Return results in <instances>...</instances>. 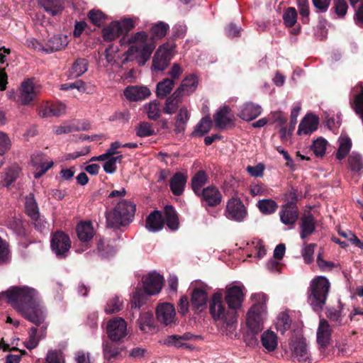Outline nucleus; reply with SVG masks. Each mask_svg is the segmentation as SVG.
Instances as JSON below:
<instances>
[{
    "label": "nucleus",
    "instance_id": "nucleus-1",
    "mask_svg": "<svg viewBox=\"0 0 363 363\" xmlns=\"http://www.w3.org/2000/svg\"><path fill=\"white\" fill-rule=\"evenodd\" d=\"M0 298L6 299L30 322L36 325L43 322L45 309L40 296L35 289L27 286H13L2 293Z\"/></svg>",
    "mask_w": 363,
    "mask_h": 363
},
{
    "label": "nucleus",
    "instance_id": "nucleus-2",
    "mask_svg": "<svg viewBox=\"0 0 363 363\" xmlns=\"http://www.w3.org/2000/svg\"><path fill=\"white\" fill-rule=\"evenodd\" d=\"M169 30V26L167 23L159 21L152 25L150 29V38L145 31L134 33L128 40V43L131 45L124 54L123 64L133 61V56L139 53L136 57L137 62L139 66H144L155 49V41L163 38Z\"/></svg>",
    "mask_w": 363,
    "mask_h": 363
},
{
    "label": "nucleus",
    "instance_id": "nucleus-3",
    "mask_svg": "<svg viewBox=\"0 0 363 363\" xmlns=\"http://www.w3.org/2000/svg\"><path fill=\"white\" fill-rule=\"evenodd\" d=\"M254 303L248 310L246 318L245 325L252 336L247 335L246 342L247 345H252L257 342L255 335L261 332L264 328V320L267 317V296L263 293L254 294L251 296Z\"/></svg>",
    "mask_w": 363,
    "mask_h": 363
},
{
    "label": "nucleus",
    "instance_id": "nucleus-4",
    "mask_svg": "<svg viewBox=\"0 0 363 363\" xmlns=\"http://www.w3.org/2000/svg\"><path fill=\"white\" fill-rule=\"evenodd\" d=\"M209 311L214 320L222 323L221 333L228 336L232 335L235 331L238 315L233 309L225 307L221 291L212 295L209 302Z\"/></svg>",
    "mask_w": 363,
    "mask_h": 363
},
{
    "label": "nucleus",
    "instance_id": "nucleus-5",
    "mask_svg": "<svg viewBox=\"0 0 363 363\" xmlns=\"http://www.w3.org/2000/svg\"><path fill=\"white\" fill-rule=\"evenodd\" d=\"M136 206L132 201L123 199L114 208L106 213L107 227H125L133 220Z\"/></svg>",
    "mask_w": 363,
    "mask_h": 363
},
{
    "label": "nucleus",
    "instance_id": "nucleus-6",
    "mask_svg": "<svg viewBox=\"0 0 363 363\" xmlns=\"http://www.w3.org/2000/svg\"><path fill=\"white\" fill-rule=\"evenodd\" d=\"M311 292L308 301L315 311H320L327 299L330 289L329 281L323 277H318L313 279L311 285Z\"/></svg>",
    "mask_w": 363,
    "mask_h": 363
},
{
    "label": "nucleus",
    "instance_id": "nucleus-7",
    "mask_svg": "<svg viewBox=\"0 0 363 363\" xmlns=\"http://www.w3.org/2000/svg\"><path fill=\"white\" fill-rule=\"evenodd\" d=\"M41 86L35 77L26 78L19 88V101L22 105L30 104L40 93Z\"/></svg>",
    "mask_w": 363,
    "mask_h": 363
},
{
    "label": "nucleus",
    "instance_id": "nucleus-8",
    "mask_svg": "<svg viewBox=\"0 0 363 363\" xmlns=\"http://www.w3.org/2000/svg\"><path fill=\"white\" fill-rule=\"evenodd\" d=\"M245 288L242 284L228 285L225 300L230 309H233L235 312L240 309L245 300Z\"/></svg>",
    "mask_w": 363,
    "mask_h": 363
},
{
    "label": "nucleus",
    "instance_id": "nucleus-9",
    "mask_svg": "<svg viewBox=\"0 0 363 363\" xmlns=\"http://www.w3.org/2000/svg\"><path fill=\"white\" fill-rule=\"evenodd\" d=\"M174 45L164 43L155 52L152 58V69L155 71H164L169 66L173 57Z\"/></svg>",
    "mask_w": 363,
    "mask_h": 363
},
{
    "label": "nucleus",
    "instance_id": "nucleus-10",
    "mask_svg": "<svg viewBox=\"0 0 363 363\" xmlns=\"http://www.w3.org/2000/svg\"><path fill=\"white\" fill-rule=\"evenodd\" d=\"M71 245L69 237L64 232L57 230L52 235L50 247L58 258L67 257Z\"/></svg>",
    "mask_w": 363,
    "mask_h": 363
},
{
    "label": "nucleus",
    "instance_id": "nucleus-11",
    "mask_svg": "<svg viewBox=\"0 0 363 363\" xmlns=\"http://www.w3.org/2000/svg\"><path fill=\"white\" fill-rule=\"evenodd\" d=\"M191 303L194 309H199L206 306L208 301V291L209 287L201 281H194L191 284Z\"/></svg>",
    "mask_w": 363,
    "mask_h": 363
},
{
    "label": "nucleus",
    "instance_id": "nucleus-12",
    "mask_svg": "<svg viewBox=\"0 0 363 363\" xmlns=\"http://www.w3.org/2000/svg\"><path fill=\"white\" fill-rule=\"evenodd\" d=\"M292 357L300 363H312L311 353L305 338L296 337L289 344Z\"/></svg>",
    "mask_w": 363,
    "mask_h": 363
},
{
    "label": "nucleus",
    "instance_id": "nucleus-13",
    "mask_svg": "<svg viewBox=\"0 0 363 363\" xmlns=\"http://www.w3.org/2000/svg\"><path fill=\"white\" fill-rule=\"evenodd\" d=\"M108 337L113 342L122 341L127 335V323L121 317L111 319L106 327Z\"/></svg>",
    "mask_w": 363,
    "mask_h": 363
},
{
    "label": "nucleus",
    "instance_id": "nucleus-14",
    "mask_svg": "<svg viewBox=\"0 0 363 363\" xmlns=\"http://www.w3.org/2000/svg\"><path fill=\"white\" fill-rule=\"evenodd\" d=\"M156 317L161 324L172 327L177 323L176 311L173 304L162 303L156 308Z\"/></svg>",
    "mask_w": 363,
    "mask_h": 363
},
{
    "label": "nucleus",
    "instance_id": "nucleus-15",
    "mask_svg": "<svg viewBox=\"0 0 363 363\" xmlns=\"http://www.w3.org/2000/svg\"><path fill=\"white\" fill-rule=\"evenodd\" d=\"M225 213L228 218L238 222L242 221L247 216L246 208L238 197H232L228 200Z\"/></svg>",
    "mask_w": 363,
    "mask_h": 363
},
{
    "label": "nucleus",
    "instance_id": "nucleus-16",
    "mask_svg": "<svg viewBox=\"0 0 363 363\" xmlns=\"http://www.w3.org/2000/svg\"><path fill=\"white\" fill-rule=\"evenodd\" d=\"M143 286L146 294L152 296L158 294L162 287L163 277L155 272H152L143 277Z\"/></svg>",
    "mask_w": 363,
    "mask_h": 363
},
{
    "label": "nucleus",
    "instance_id": "nucleus-17",
    "mask_svg": "<svg viewBox=\"0 0 363 363\" xmlns=\"http://www.w3.org/2000/svg\"><path fill=\"white\" fill-rule=\"evenodd\" d=\"M202 204L205 208L218 206L222 201V194L218 189L214 186L203 188L200 192Z\"/></svg>",
    "mask_w": 363,
    "mask_h": 363
},
{
    "label": "nucleus",
    "instance_id": "nucleus-18",
    "mask_svg": "<svg viewBox=\"0 0 363 363\" xmlns=\"http://www.w3.org/2000/svg\"><path fill=\"white\" fill-rule=\"evenodd\" d=\"M299 216L297 204L292 203H286L282 205L279 211L280 220L286 225H294L298 219Z\"/></svg>",
    "mask_w": 363,
    "mask_h": 363
},
{
    "label": "nucleus",
    "instance_id": "nucleus-19",
    "mask_svg": "<svg viewBox=\"0 0 363 363\" xmlns=\"http://www.w3.org/2000/svg\"><path fill=\"white\" fill-rule=\"evenodd\" d=\"M199 84V77L195 74H189L183 79L179 86L175 90L179 92L183 97L190 96L196 91Z\"/></svg>",
    "mask_w": 363,
    "mask_h": 363
},
{
    "label": "nucleus",
    "instance_id": "nucleus-20",
    "mask_svg": "<svg viewBox=\"0 0 363 363\" xmlns=\"http://www.w3.org/2000/svg\"><path fill=\"white\" fill-rule=\"evenodd\" d=\"M123 94L128 100L138 101L149 97L151 91L145 86H128L124 89Z\"/></svg>",
    "mask_w": 363,
    "mask_h": 363
},
{
    "label": "nucleus",
    "instance_id": "nucleus-21",
    "mask_svg": "<svg viewBox=\"0 0 363 363\" xmlns=\"http://www.w3.org/2000/svg\"><path fill=\"white\" fill-rule=\"evenodd\" d=\"M319 123V118L312 113H307L301 121L298 128V135H310L317 130Z\"/></svg>",
    "mask_w": 363,
    "mask_h": 363
},
{
    "label": "nucleus",
    "instance_id": "nucleus-22",
    "mask_svg": "<svg viewBox=\"0 0 363 363\" xmlns=\"http://www.w3.org/2000/svg\"><path fill=\"white\" fill-rule=\"evenodd\" d=\"M38 4L52 16L61 15L65 9V0H38Z\"/></svg>",
    "mask_w": 363,
    "mask_h": 363
},
{
    "label": "nucleus",
    "instance_id": "nucleus-23",
    "mask_svg": "<svg viewBox=\"0 0 363 363\" xmlns=\"http://www.w3.org/2000/svg\"><path fill=\"white\" fill-rule=\"evenodd\" d=\"M262 111V108L259 105L252 102H247L240 106L238 116L246 121H250L258 117Z\"/></svg>",
    "mask_w": 363,
    "mask_h": 363
},
{
    "label": "nucleus",
    "instance_id": "nucleus-24",
    "mask_svg": "<svg viewBox=\"0 0 363 363\" xmlns=\"http://www.w3.org/2000/svg\"><path fill=\"white\" fill-rule=\"evenodd\" d=\"M332 330L325 319H320L317 329V342L322 348L329 345L331 338Z\"/></svg>",
    "mask_w": 363,
    "mask_h": 363
},
{
    "label": "nucleus",
    "instance_id": "nucleus-25",
    "mask_svg": "<svg viewBox=\"0 0 363 363\" xmlns=\"http://www.w3.org/2000/svg\"><path fill=\"white\" fill-rule=\"evenodd\" d=\"M68 44L67 35H55L45 43V52L50 54L64 50Z\"/></svg>",
    "mask_w": 363,
    "mask_h": 363
},
{
    "label": "nucleus",
    "instance_id": "nucleus-26",
    "mask_svg": "<svg viewBox=\"0 0 363 363\" xmlns=\"http://www.w3.org/2000/svg\"><path fill=\"white\" fill-rule=\"evenodd\" d=\"M187 182V176L180 172L173 174L169 179V188L174 196H181L184 194L186 184Z\"/></svg>",
    "mask_w": 363,
    "mask_h": 363
},
{
    "label": "nucleus",
    "instance_id": "nucleus-27",
    "mask_svg": "<svg viewBox=\"0 0 363 363\" xmlns=\"http://www.w3.org/2000/svg\"><path fill=\"white\" fill-rule=\"evenodd\" d=\"M190 118V113L186 106H182L178 111L174 119V133L179 134L185 131L186 124Z\"/></svg>",
    "mask_w": 363,
    "mask_h": 363
},
{
    "label": "nucleus",
    "instance_id": "nucleus-28",
    "mask_svg": "<svg viewBox=\"0 0 363 363\" xmlns=\"http://www.w3.org/2000/svg\"><path fill=\"white\" fill-rule=\"evenodd\" d=\"M183 96L176 90L167 97L162 111L166 114H172L177 111L179 105L183 101Z\"/></svg>",
    "mask_w": 363,
    "mask_h": 363
},
{
    "label": "nucleus",
    "instance_id": "nucleus-29",
    "mask_svg": "<svg viewBox=\"0 0 363 363\" xmlns=\"http://www.w3.org/2000/svg\"><path fill=\"white\" fill-rule=\"evenodd\" d=\"M25 208L27 215L37 222L40 217L39 208L35 199L34 194L30 193L26 196Z\"/></svg>",
    "mask_w": 363,
    "mask_h": 363
},
{
    "label": "nucleus",
    "instance_id": "nucleus-30",
    "mask_svg": "<svg viewBox=\"0 0 363 363\" xmlns=\"http://www.w3.org/2000/svg\"><path fill=\"white\" fill-rule=\"evenodd\" d=\"M263 347L268 352L274 351L278 345V338L274 332L267 330L261 335Z\"/></svg>",
    "mask_w": 363,
    "mask_h": 363
},
{
    "label": "nucleus",
    "instance_id": "nucleus-31",
    "mask_svg": "<svg viewBox=\"0 0 363 363\" xmlns=\"http://www.w3.org/2000/svg\"><path fill=\"white\" fill-rule=\"evenodd\" d=\"M230 111L229 106H224L214 114V121L218 128H224L228 124L233 121V120L228 117Z\"/></svg>",
    "mask_w": 363,
    "mask_h": 363
},
{
    "label": "nucleus",
    "instance_id": "nucleus-32",
    "mask_svg": "<svg viewBox=\"0 0 363 363\" xmlns=\"http://www.w3.org/2000/svg\"><path fill=\"white\" fill-rule=\"evenodd\" d=\"M318 211L315 207L306 208L301 214L300 227H315Z\"/></svg>",
    "mask_w": 363,
    "mask_h": 363
},
{
    "label": "nucleus",
    "instance_id": "nucleus-33",
    "mask_svg": "<svg viewBox=\"0 0 363 363\" xmlns=\"http://www.w3.org/2000/svg\"><path fill=\"white\" fill-rule=\"evenodd\" d=\"M122 26L119 22H113L102 30L105 41H112L122 35Z\"/></svg>",
    "mask_w": 363,
    "mask_h": 363
},
{
    "label": "nucleus",
    "instance_id": "nucleus-34",
    "mask_svg": "<svg viewBox=\"0 0 363 363\" xmlns=\"http://www.w3.org/2000/svg\"><path fill=\"white\" fill-rule=\"evenodd\" d=\"M175 82L169 78L159 82L156 86V95L160 99H164L172 92Z\"/></svg>",
    "mask_w": 363,
    "mask_h": 363
},
{
    "label": "nucleus",
    "instance_id": "nucleus-35",
    "mask_svg": "<svg viewBox=\"0 0 363 363\" xmlns=\"http://www.w3.org/2000/svg\"><path fill=\"white\" fill-rule=\"evenodd\" d=\"M343 305L338 301V306L337 308H329L327 309L326 315L327 317L335 323V325H343L344 315L342 313Z\"/></svg>",
    "mask_w": 363,
    "mask_h": 363
},
{
    "label": "nucleus",
    "instance_id": "nucleus-36",
    "mask_svg": "<svg viewBox=\"0 0 363 363\" xmlns=\"http://www.w3.org/2000/svg\"><path fill=\"white\" fill-rule=\"evenodd\" d=\"M256 206L264 215H271L275 213L279 208L278 203L271 199H261L258 201Z\"/></svg>",
    "mask_w": 363,
    "mask_h": 363
},
{
    "label": "nucleus",
    "instance_id": "nucleus-37",
    "mask_svg": "<svg viewBox=\"0 0 363 363\" xmlns=\"http://www.w3.org/2000/svg\"><path fill=\"white\" fill-rule=\"evenodd\" d=\"M208 181V176L205 171H198L191 179V188L196 195H200L201 188Z\"/></svg>",
    "mask_w": 363,
    "mask_h": 363
},
{
    "label": "nucleus",
    "instance_id": "nucleus-38",
    "mask_svg": "<svg viewBox=\"0 0 363 363\" xmlns=\"http://www.w3.org/2000/svg\"><path fill=\"white\" fill-rule=\"evenodd\" d=\"M144 109L147 113V118L152 121H157L162 115L160 103L157 100L146 104L144 106Z\"/></svg>",
    "mask_w": 363,
    "mask_h": 363
},
{
    "label": "nucleus",
    "instance_id": "nucleus-39",
    "mask_svg": "<svg viewBox=\"0 0 363 363\" xmlns=\"http://www.w3.org/2000/svg\"><path fill=\"white\" fill-rule=\"evenodd\" d=\"M163 216L167 227H178L179 223L178 214L172 206L167 205L164 207Z\"/></svg>",
    "mask_w": 363,
    "mask_h": 363
},
{
    "label": "nucleus",
    "instance_id": "nucleus-40",
    "mask_svg": "<svg viewBox=\"0 0 363 363\" xmlns=\"http://www.w3.org/2000/svg\"><path fill=\"white\" fill-rule=\"evenodd\" d=\"M88 61L85 58H77L69 70L70 76L78 77L87 71Z\"/></svg>",
    "mask_w": 363,
    "mask_h": 363
},
{
    "label": "nucleus",
    "instance_id": "nucleus-41",
    "mask_svg": "<svg viewBox=\"0 0 363 363\" xmlns=\"http://www.w3.org/2000/svg\"><path fill=\"white\" fill-rule=\"evenodd\" d=\"M212 127V121L208 116L202 118L192 133V136H203L208 133Z\"/></svg>",
    "mask_w": 363,
    "mask_h": 363
},
{
    "label": "nucleus",
    "instance_id": "nucleus-42",
    "mask_svg": "<svg viewBox=\"0 0 363 363\" xmlns=\"http://www.w3.org/2000/svg\"><path fill=\"white\" fill-rule=\"evenodd\" d=\"M164 218L161 211L155 210L147 216L145 227H164Z\"/></svg>",
    "mask_w": 363,
    "mask_h": 363
},
{
    "label": "nucleus",
    "instance_id": "nucleus-43",
    "mask_svg": "<svg viewBox=\"0 0 363 363\" xmlns=\"http://www.w3.org/2000/svg\"><path fill=\"white\" fill-rule=\"evenodd\" d=\"M347 162L352 172H360L363 171V159L360 154L352 152L349 155Z\"/></svg>",
    "mask_w": 363,
    "mask_h": 363
},
{
    "label": "nucleus",
    "instance_id": "nucleus-44",
    "mask_svg": "<svg viewBox=\"0 0 363 363\" xmlns=\"http://www.w3.org/2000/svg\"><path fill=\"white\" fill-rule=\"evenodd\" d=\"M140 329L147 333L153 327V315L151 312L142 313L138 319Z\"/></svg>",
    "mask_w": 363,
    "mask_h": 363
},
{
    "label": "nucleus",
    "instance_id": "nucleus-45",
    "mask_svg": "<svg viewBox=\"0 0 363 363\" xmlns=\"http://www.w3.org/2000/svg\"><path fill=\"white\" fill-rule=\"evenodd\" d=\"M136 135L140 138L149 137L155 135L153 125L148 122H140L135 128Z\"/></svg>",
    "mask_w": 363,
    "mask_h": 363
},
{
    "label": "nucleus",
    "instance_id": "nucleus-46",
    "mask_svg": "<svg viewBox=\"0 0 363 363\" xmlns=\"http://www.w3.org/2000/svg\"><path fill=\"white\" fill-rule=\"evenodd\" d=\"M272 118L275 123H277L279 126L281 127L280 138L284 140L287 138V127L284 126L286 122V118L284 116L281 111H275L272 113Z\"/></svg>",
    "mask_w": 363,
    "mask_h": 363
},
{
    "label": "nucleus",
    "instance_id": "nucleus-47",
    "mask_svg": "<svg viewBox=\"0 0 363 363\" xmlns=\"http://www.w3.org/2000/svg\"><path fill=\"white\" fill-rule=\"evenodd\" d=\"M98 250L101 256L105 257H110L116 252L115 247L107 239L100 240L98 243Z\"/></svg>",
    "mask_w": 363,
    "mask_h": 363
},
{
    "label": "nucleus",
    "instance_id": "nucleus-48",
    "mask_svg": "<svg viewBox=\"0 0 363 363\" xmlns=\"http://www.w3.org/2000/svg\"><path fill=\"white\" fill-rule=\"evenodd\" d=\"M44 363H65L63 352L60 350H48Z\"/></svg>",
    "mask_w": 363,
    "mask_h": 363
},
{
    "label": "nucleus",
    "instance_id": "nucleus-49",
    "mask_svg": "<svg viewBox=\"0 0 363 363\" xmlns=\"http://www.w3.org/2000/svg\"><path fill=\"white\" fill-rule=\"evenodd\" d=\"M351 147L352 141L350 138L347 137L342 139L337 149L336 158L339 160H343L350 152Z\"/></svg>",
    "mask_w": 363,
    "mask_h": 363
},
{
    "label": "nucleus",
    "instance_id": "nucleus-50",
    "mask_svg": "<svg viewBox=\"0 0 363 363\" xmlns=\"http://www.w3.org/2000/svg\"><path fill=\"white\" fill-rule=\"evenodd\" d=\"M301 110V104H296L291 111L290 123L287 128V136L292 134L297 123V117Z\"/></svg>",
    "mask_w": 363,
    "mask_h": 363
},
{
    "label": "nucleus",
    "instance_id": "nucleus-51",
    "mask_svg": "<svg viewBox=\"0 0 363 363\" xmlns=\"http://www.w3.org/2000/svg\"><path fill=\"white\" fill-rule=\"evenodd\" d=\"M291 323V320L289 314L286 312H282L278 316L276 323L277 329L283 333L289 329Z\"/></svg>",
    "mask_w": 363,
    "mask_h": 363
},
{
    "label": "nucleus",
    "instance_id": "nucleus-52",
    "mask_svg": "<svg viewBox=\"0 0 363 363\" xmlns=\"http://www.w3.org/2000/svg\"><path fill=\"white\" fill-rule=\"evenodd\" d=\"M283 20L286 27H293L297 21V11L294 7H289L283 14Z\"/></svg>",
    "mask_w": 363,
    "mask_h": 363
},
{
    "label": "nucleus",
    "instance_id": "nucleus-53",
    "mask_svg": "<svg viewBox=\"0 0 363 363\" xmlns=\"http://www.w3.org/2000/svg\"><path fill=\"white\" fill-rule=\"evenodd\" d=\"M123 301L120 297L115 296L111 298L106 303L105 312L108 314L117 313L122 309Z\"/></svg>",
    "mask_w": 363,
    "mask_h": 363
},
{
    "label": "nucleus",
    "instance_id": "nucleus-54",
    "mask_svg": "<svg viewBox=\"0 0 363 363\" xmlns=\"http://www.w3.org/2000/svg\"><path fill=\"white\" fill-rule=\"evenodd\" d=\"M327 143V140L323 138H319L313 141L311 150L316 157H323L325 154Z\"/></svg>",
    "mask_w": 363,
    "mask_h": 363
},
{
    "label": "nucleus",
    "instance_id": "nucleus-55",
    "mask_svg": "<svg viewBox=\"0 0 363 363\" xmlns=\"http://www.w3.org/2000/svg\"><path fill=\"white\" fill-rule=\"evenodd\" d=\"M146 293H143L140 289H137L133 293L131 299L132 308H140L146 301L147 299Z\"/></svg>",
    "mask_w": 363,
    "mask_h": 363
},
{
    "label": "nucleus",
    "instance_id": "nucleus-56",
    "mask_svg": "<svg viewBox=\"0 0 363 363\" xmlns=\"http://www.w3.org/2000/svg\"><path fill=\"white\" fill-rule=\"evenodd\" d=\"M297 5L299 13L302 16L303 23H308L310 15L308 0H297Z\"/></svg>",
    "mask_w": 363,
    "mask_h": 363
},
{
    "label": "nucleus",
    "instance_id": "nucleus-57",
    "mask_svg": "<svg viewBox=\"0 0 363 363\" xmlns=\"http://www.w3.org/2000/svg\"><path fill=\"white\" fill-rule=\"evenodd\" d=\"M352 107L354 112L361 118L363 123V88L360 91L359 94L354 96Z\"/></svg>",
    "mask_w": 363,
    "mask_h": 363
},
{
    "label": "nucleus",
    "instance_id": "nucleus-58",
    "mask_svg": "<svg viewBox=\"0 0 363 363\" xmlns=\"http://www.w3.org/2000/svg\"><path fill=\"white\" fill-rule=\"evenodd\" d=\"M89 21L96 26L101 27L105 21V15L99 10H91L88 13Z\"/></svg>",
    "mask_w": 363,
    "mask_h": 363
},
{
    "label": "nucleus",
    "instance_id": "nucleus-59",
    "mask_svg": "<svg viewBox=\"0 0 363 363\" xmlns=\"http://www.w3.org/2000/svg\"><path fill=\"white\" fill-rule=\"evenodd\" d=\"M179 337H180V335H169L164 340L163 344L167 346H173L176 347L190 348V345L189 344L183 342L182 339Z\"/></svg>",
    "mask_w": 363,
    "mask_h": 363
},
{
    "label": "nucleus",
    "instance_id": "nucleus-60",
    "mask_svg": "<svg viewBox=\"0 0 363 363\" xmlns=\"http://www.w3.org/2000/svg\"><path fill=\"white\" fill-rule=\"evenodd\" d=\"M333 7L335 13L338 16L339 18H343L347 13L348 9V5L345 0H333Z\"/></svg>",
    "mask_w": 363,
    "mask_h": 363
},
{
    "label": "nucleus",
    "instance_id": "nucleus-61",
    "mask_svg": "<svg viewBox=\"0 0 363 363\" xmlns=\"http://www.w3.org/2000/svg\"><path fill=\"white\" fill-rule=\"evenodd\" d=\"M77 235L80 241L89 242L96 235L94 228H77Z\"/></svg>",
    "mask_w": 363,
    "mask_h": 363
},
{
    "label": "nucleus",
    "instance_id": "nucleus-62",
    "mask_svg": "<svg viewBox=\"0 0 363 363\" xmlns=\"http://www.w3.org/2000/svg\"><path fill=\"white\" fill-rule=\"evenodd\" d=\"M301 192H299L298 189L294 186H290L285 192L284 197L286 203H292L296 204L298 196Z\"/></svg>",
    "mask_w": 363,
    "mask_h": 363
},
{
    "label": "nucleus",
    "instance_id": "nucleus-63",
    "mask_svg": "<svg viewBox=\"0 0 363 363\" xmlns=\"http://www.w3.org/2000/svg\"><path fill=\"white\" fill-rule=\"evenodd\" d=\"M119 353L118 348L113 343L106 342L104 343V355L107 359L113 358Z\"/></svg>",
    "mask_w": 363,
    "mask_h": 363
},
{
    "label": "nucleus",
    "instance_id": "nucleus-64",
    "mask_svg": "<svg viewBox=\"0 0 363 363\" xmlns=\"http://www.w3.org/2000/svg\"><path fill=\"white\" fill-rule=\"evenodd\" d=\"M11 147V141L8 135L0 131V155H4Z\"/></svg>",
    "mask_w": 363,
    "mask_h": 363
}]
</instances>
